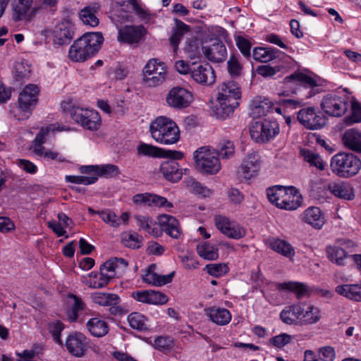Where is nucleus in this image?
Returning <instances> with one entry per match:
<instances>
[{
	"label": "nucleus",
	"mask_w": 361,
	"mask_h": 361,
	"mask_svg": "<svg viewBox=\"0 0 361 361\" xmlns=\"http://www.w3.org/2000/svg\"><path fill=\"white\" fill-rule=\"evenodd\" d=\"M241 92L239 85L234 81L221 83L217 87L216 104L214 114L217 118L226 119L232 115L239 106Z\"/></svg>",
	"instance_id": "nucleus-1"
},
{
	"label": "nucleus",
	"mask_w": 361,
	"mask_h": 361,
	"mask_svg": "<svg viewBox=\"0 0 361 361\" xmlns=\"http://www.w3.org/2000/svg\"><path fill=\"white\" fill-rule=\"evenodd\" d=\"M103 41L101 32H86L70 47L68 58L74 62H83L99 51Z\"/></svg>",
	"instance_id": "nucleus-2"
},
{
	"label": "nucleus",
	"mask_w": 361,
	"mask_h": 361,
	"mask_svg": "<svg viewBox=\"0 0 361 361\" xmlns=\"http://www.w3.org/2000/svg\"><path fill=\"white\" fill-rule=\"evenodd\" d=\"M152 137L161 145H173L180 139V130L177 124L166 116H159L149 126Z\"/></svg>",
	"instance_id": "nucleus-3"
},
{
	"label": "nucleus",
	"mask_w": 361,
	"mask_h": 361,
	"mask_svg": "<svg viewBox=\"0 0 361 361\" xmlns=\"http://www.w3.org/2000/svg\"><path fill=\"white\" fill-rule=\"evenodd\" d=\"M330 166L334 173L339 177L350 178L361 169V160L352 153L340 152L331 159Z\"/></svg>",
	"instance_id": "nucleus-4"
},
{
	"label": "nucleus",
	"mask_w": 361,
	"mask_h": 361,
	"mask_svg": "<svg viewBox=\"0 0 361 361\" xmlns=\"http://www.w3.org/2000/svg\"><path fill=\"white\" fill-rule=\"evenodd\" d=\"M39 87L33 84L26 85L18 96V106L11 113L18 121L27 119L38 101Z\"/></svg>",
	"instance_id": "nucleus-5"
},
{
	"label": "nucleus",
	"mask_w": 361,
	"mask_h": 361,
	"mask_svg": "<svg viewBox=\"0 0 361 361\" xmlns=\"http://www.w3.org/2000/svg\"><path fill=\"white\" fill-rule=\"evenodd\" d=\"M193 158L195 169L202 173L216 174L221 168L216 152L207 146L199 147L195 151Z\"/></svg>",
	"instance_id": "nucleus-6"
},
{
	"label": "nucleus",
	"mask_w": 361,
	"mask_h": 361,
	"mask_svg": "<svg viewBox=\"0 0 361 361\" xmlns=\"http://www.w3.org/2000/svg\"><path fill=\"white\" fill-rule=\"evenodd\" d=\"M64 128L59 126L56 128L54 125H49L40 129L33 140L32 150L35 155L43 157L47 161L56 160L58 162L63 163L67 161L66 159L60 153L46 149L43 145L46 142V137L50 131H62Z\"/></svg>",
	"instance_id": "nucleus-7"
},
{
	"label": "nucleus",
	"mask_w": 361,
	"mask_h": 361,
	"mask_svg": "<svg viewBox=\"0 0 361 361\" xmlns=\"http://www.w3.org/2000/svg\"><path fill=\"white\" fill-rule=\"evenodd\" d=\"M283 82L287 87L295 86L292 92L301 94L305 99H309L319 92L315 90L318 87L317 80L302 73H294L287 76Z\"/></svg>",
	"instance_id": "nucleus-8"
},
{
	"label": "nucleus",
	"mask_w": 361,
	"mask_h": 361,
	"mask_svg": "<svg viewBox=\"0 0 361 361\" xmlns=\"http://www.w3.org/2000/svg\"><path fill=\"white\" fill-rule=\"evenodd\" d=\"M167 75L165 64L157 59H149L142 71V80L148 87H157L164 83Z\"/></svg>",
	"instance_id": "nucleus-9"
},
{
	"label": "nucleus",
	"mask_w": 361,
	"mask_h": 361,
	"mask_svg": "<svg viewBox=\"0 0 361 361\" xmlns=\"http://www.w3.org/2000/svg\"><path fill=\"white\" fill-rule=\"evenodd\" d=\"M69 114L76 123L85 129L94 131L100 127L101 117L95 110L72 106L69 109Z\"/></svg>",
	"instance_id": "nucleus-10"
},
{
	"label": "nucleus",
	"mask_w": 361,
	"mask_h": 361,
	"mask_svg": "<svg viewBox=\"0 0 361 361\" xmlns=\"http://www.w3.org/2000/svg\"><path fill=\"white\" fill-rule=\"evenodd\" d=\"M279 133L276 121L264 120L256 121L251 126L250 133L252 139L258 143H264L273 139Z\"/></svg>",
	"instance_id": "nucleus-11"
},
{
	"label": "nucleus",
	"mask_w": 361,
	"mask_h": 361,
	"mask_svg": "<svg viewBox=\"0 0 361 361\" xmlns=\"http://www.w3.org/2000/svg\"><path fill=\"white\" fill-rule=\"evenodd\" d=\"M321 107L326 114L340 117L348 110V98L345 95L340 96L336 93L328 94L323 97Z\"/></svg>",
	"instance_id": "nucleus-12"
},
{
	"label": "nucleus",
	"mask_w": 361,
	"mask_h": 361,
	"mask_svg": "<svg viewBox=\"0 0 361 361\" xmlns=\"http://www.w3.org/2000/svg\"><path fill=\"white\" fill-rule=\"evenodd\" d=\"M37 11L38 6L33 0H13L12 18L16 22H30Z\"/></svg>",
	"instance_id": "nucleus-13"
},
{
	"label": "nucleus",
	"mask_w": 361,
	"mask_h": 361,
	"mask_svg": "<svg viewBox=\"0 0 361 361\" xmlns=\"http://www.w3.org/2000/svg\"><path fill=\"white\" fill-rule=\"evenodd\" d=\"M297 118L309 130L321 129L326 123V118L322 113L317 112L314 107L301 109L298 112Z\"/></svg>",
	"instance_id": "nucleus-14"
},
{
	"label": "nucleus",
	"mask_w": 361,
	"mask_h": 361,
	"mask_svg": "<svg viewBox=\"0 0 361 361\" xmlns=\"http://www.w3.org/2000/svg\"><path fill=\"white\" fill-rule=\"evenodd\" d=\"M192 99L191 92L179 86L171 88L166 97V104L170 107L178 110L189 106Z\"/></svg>",
	"instance_id": "nucleus-15"
},
{
	"label": "nucleus",
	"mask_w": 361,
	"mask_h": 361,
	"mask_svg": "<svg viewBox=\"0 0 361 361\" xmlns=\"http://www.w3.org/2000/svg\"><path fill=\"white\" fill-rule=\"evenodd\" d=\"M216 227L228 238L238 240L246 234V230L235 221H231L225 216L217 215L214 219Z\"/></svg>",
	"instance_id": "nucleus-16"
},
{
	"label": "nucleus",
	"mask_w": 361,
	"mask_h": 361,
	"mask_svg": "<svg viewBox=\"0 0 361 361\" xmlns=\"http://www.w3.org/2000/svg\"><path fill=\"white\" fill-rule=\"evenodd\" d=\"M190 77L197 83L207 86L213 85L216 79L214 71L209 63H192Z\"/></svg>",
	"instance_id": "nucleus-17"
},
{
	"label": "nucleus",
	"mask_w": 361,
	"mask_h": 361,
	"mask_svg": "<svg viewBox=\"0 0 361 361\" xmlns=\"http://www.w3.org/2000/svg\"><path fill=\"white\" fill-rule=\"evenodd\" d=\"M65 345L70 354L81 357L87 350L88 338L81 333H73L66 338Z\"/></svg>",
	"instance_id": "nucleus-18"
},
{
	"label": "nucleus",
	"mask_w": 361,
	"mask_h": 361,
	"mask_svg": "<svg viewBox=\"0 0 361 361\" xmlns=\"http://www.w3.org/2000/svg\"><path fill=\"white\" fill-rule=\"evenodd\" d=\"M145 34L142 25H126L118 29L117 39L121 43L133 44L140 42Z\"/></svg>",
	"instance_id": "nucleus-19"
},
{
	"label": "nucleus",
	"mask_w": 361,
	"mask_h": 361,
	"mask_svg": "<svg viewBox=\"0 0 361 361\" xmlns=\"http://www.w3.org/2000/svg\"><path fill=\"white\" fill-rule=\"evenodd\" d=\"M74 25L69 20L64 19L54 28L52 35L55 44L59 45L68 44L74 37Z\"/></svg>",
	"instance_id": "nucleus-20"
},
{
	"label": "nucleus",
	"mask_w": 361,
	"mask_h": 361,
	"mask_svg": "<svg viewBox=\"0 0 361 361\" xmlns=\"http://www.w3.org/2000/svg\"><path fill=\"white\" fill-rule=\"evenodd\" d=\"M204 56L210 61L219 63L225 61L227 57V49L224 42L216 39L208 46L202 48Z\"/></svg>",
	"instance_id": "nucleus-21"
},
{
	"label": "nucleus",
	"mask_w": 361,
	"mask_h": 361,
	"mask_svg": "<svg viewBox=\"0 0 361 361\" xmlns=\"http://www.w3.org/2000/svg\"><path fill=\"white\" fill-rule=\"evenodd\" d=\"M303 313V303L296 302L286 306L280 313L281 321L288 325H300Z\"/></svg>",
	"instance_id": "nucleus-22"
},
{
	"label": "nucleus",
	"mask_w": 361,
	"mask_h": 361,
	"mask_svg": "<svg viewBox=\"0 0 361 361\" xmlns=\"http://www.w3.org/2000/svg\"><path fill=\"white\" fill-rule=\"evenodd\" d=\"M260 165V158L257 154H248L241 164L240 173L245 179L249 180L257 175Z\"/></svg>",
	"instance_id": "nucleus-23"
},
{
	"label": "nucleus",
	"mask_w": 361,
	"mask_h": 361,
	"mask_svg": "<svg viewBox=\"0 0 361 361\" xmlns=\"http://www.w3.org/2000/svg\"><path fill=\"white\" fill-rule=\"evenodd\" d=\"M116 266L115 265L114 267V263L108 260L100 267L99 283L94 281H90L89 282V287L92 288H104L116 276Z\"/></svg>",
	"instance_id": "nucleus-24"
},
{
	"label": "nucleus",
	"mask_w": 361,
	"mask_h": 361,
	"mask_svg": "<svg viewBox=\"0 0 361 361\" xmlns=\"http://www.w3.org/2000/svg\"><path fill=\"white\" fill-rule=\"evenodd\" d=\"M266 243L272 250L285 257L292 259L295 255L294 247L285 240L269 237L267 239Z\"/></svg>",
	"instance_id": "nucleus-25"
},
{
	"label": "nucleus",
	"mask_w": 361,
	"mask_h": 361,
	"mask_svg": "<svg viewBox=\"0 0 361 361\" xmlns=\"http://www.w3.org/2000/svg\"><path fill=\"white\" fill-rule=\"evenodd\" d=\"M133 202L136 204H145L148 206H158L166 208H171L172 203L166 198L151 193H141L133 196Z\"/></svg>",
	"instance_id": "nucleus-26"
},
{
	"label": "nucleus",
	"mask_w": 361,
	"mask_h": 361,
	"mask_svg": "<svg viewBox=\"0 0 361 361\" xmlns=\"http://www.w3.org/2000/svg\"><path fill=\"white\" fill-rule=\"evenodd\" d=\"M159 170L165 179L173 183L179 181L183 176L182 169L178 162L174 160L164 161Z\"/></svg>",
	"instance_id": "nucleus-27"
},
{
	"label": "nucleus",
	"mask_w": 361,
	"mask_h": 361,
	"mask_svg": "<svg viewBox=\"0 0 361 361\" xmlns=\"http://www.w3.org/2000/svg\"><path fill=\"white\" fill-rule=\"evenodd\" d=\"M159 225L161 231L173 238L178 239L181 233L178 220L173 216L163 214L159 216Z\"/></svg>",
	"instance_id": "nucleus-28"
},
{
	"label": "nucleus",
	"mask_w": 361,
	"mask_h": 361,
	"mask_svg": "<svg viewBox=\"0 0 361 361\" xmlns=\"http://www.w3.org/2000/svg\"><path fill=\"white\" fill-rule=\"evenodd\" d=\"M276 288L279 291L286 290L292 292L295 294L296 298L299 300L306 295H309L311 293V290L307 284L298 281H290L277 283H276Z\"/></svg>",
	"instance_id": "nucleus-29"
},
{
	"label": "nucleus",
	"mask_w": 361,
	"mask_h": 361,
	"mask_svg": "<svg viewBox=\"0 0 361 361\" xmlns=\"http://www.w3.org/2000/svg\"><path fill=\"white\" fill-rule=\"evenodd\" d=\"M327 189L334 196L341 199L352 200L355 197L353 188L348 183L331 182L328 184Z\"/></svg>",
	"instance_id": "nucleus-30"
},
{
	"label": "nucleus",
	"mask_w": 361,
	"mask_h": 361,
	"mask_svg": "<svg viewBox=\"0 0 361 361\" xmlns=\"http://www.w3.org/2000/svg\"><path fill=\"white\" fill-rule=\"evenodd\" d=\"M302 220L315 229H321L325 224V217L317 207H310L302 214Z\"/></svg>",
	"instance_id": "nucleus-31"
},
{
	"label": "nucleus",
	"mask_w": 361,
	"mask_h": 361,
	"mask_svg": "<svg viewBox=\"0 0 361 361\" xmlns=\"http://www.w3.org/2000/svg\"><path fill=\"white\" fill-rule=\"evenodd\" d=\"M272 100L265 97L258 96L252 101L251 114L254 117H262L272 112Z\"/></svg>",
	"instance_id": "nucleus-32"
},
{
	"label": "nucleus",
	"mask_w": 361,
	"mask_h": 361,
	"mask_svg": "<svg viewBox=\"0 0 361 361\" xmlns=\"http://www.w3.org/2000/svg\"><path fill=\"white\" fill-rule=\"evenodd\" d=\"M284 54L274 47H255L252 51V56L254 60L262 63H268L275 59L279 58Z\"/></svg>",
	"instance_id": "nucleus-33"
},
{
	"label": "nucleus",
	"mask_w": 361,
	"mask_h": 361,
	"mask_svg": "<svg viewBox=\"0 0 361 361\" xmlns=\"http://www.w3.org/2000/svg\"><path fill=\"white\" fill-rule=\"evenodd\" d=\"M328 259L338 266H344L348 259H352V255L338 245H329L326 247Z\"/></svg>",
	"instance_id": "nucleus-34"
},
{
	"label": "nucleus",
	"mask_w": 361,
	"mask_h": 361,
	"mask_svg": "<svg viewBox=\"0 0 361 361\" xmlns=\"http://www.w3.org/2000/svg\"><path fill=\"white\" fill-rule=\"evenodd\" d=\"M207 315L215 324L224 326L231 320V314L226 308L212 307L206 310Z\"/></svg>",
	"instance_id": "nucleus-35"
},
{
	"label": "nucleus",
	"mask_w": 361,
	"mask_h": 361,
	"mask_svg": "<svg viewBox=\"0 0 361 361\" xmlns=\"http://www.w3.org/2000/svg\"><path fill=\"white\" fill-rule=\"evenodd\" d=\"M91 299L101 306H112L114 308L121 302L120 297L115 293L96 292L91 294Z\"/></svg>",
	"instance_id": "nucleus-36"
},
{
	"label": "nucleus",
	"mask_w": 361,
	"mask_h": 361,
	"mask_svg": "<svg viewBox=\"0 0 361 361\" xmlns=\"http://www.w3.org/2000/svg\"><path fill=\"white\" fill-rule=\"evenodd\" d=\"M153 265L149 267V269L142 276V279L145 283L157 286H161L170 283L174 276V272L167 275H159L154 271H152Z\"/></svg>",
	"instance_id": "nucleus-37"
},
{
	"label": "nucleus",
	"mask_w": 361,
	"mask_h": 361,
	"mask_svg": "<svg viewBox=\"0 0 361 361\" xmlns=\"http://www.w3.org/2000/svg\"><path fill=\"white\" fill-rule=\"evenodd\" d=\"M336 292L347 298L360 302L361 301V285L344 284L336 288Z\"/></svg>",
	"instance_id": "nucleus-38"
},
{
	"label": "nucleus",
	"mask_w": 361,
	"mask_h": 361,
	"mask_svg": "<svg viewBox=\"0 0 361 361\" xmlns=\"http://www.w3.org/2000/svg\"><path fill=\"white\" fill-rule=\"evenodd\" d=\"M86 326L89 332L95 337H103L109 331L107 323L98 317L89 319Z\"/></svg>",
	"instance_id": "nucleus-39"
},
{
	"label": "nucleus",
	"mask_w": 361,
	"mask_h": 361,
	"mask_svg": "<svg viewBox=\"0 0 361 361\" xmlns=\"http://www.w3.org/2000/svg\"><path fill=\"white\" fill-rule=\"evenodd\" d=\"M343 141L348 148L361 152V133L359 131L355 129L346 130L343 135Z\"/></svg>",
	"instance_id": "nucleus-40"
},
{
	"label": "nucleus",
	"mask_w": 361,
	"mask_h": 361,
	"mask_svg": "<svg viewBox=\"0 0 361 361\" xmlns=\"http://www.w3.org/2000/svg\"><path fill=\"white\" fill-rule=\"evenodd\" d=\"M298 194V190L293 186H290L280 208L286 210L297 209L301 205L300 197Z\"/></svg>",
	"instance_id": "nucleus-41"
},
{
	"label": "nucleus",
	"mask_w": 361,
	"mask_h": 361,
	"mask_svg": "<svg viewBox=\"0 0 361 361\" xmlns=\"http://www.w3.org/2000/svg\"><path fill=\"white\" fill-rule=\"evenodd\" d=\"M288 189L289 187L281 185H275L269 188L267 190V195L269 201L280 208L286 192H288Z\"/></svg>",
	"instance_id": "nucleus-42"
},
{
	"label": "nucleus",
	"mask_w": 361,
	"mask_h": 361,
	"mask_svg": "<svg viewBox=\"0 0 361 361\" xmlns=\"http://www.w3.org/2000/svg\"><path fill=\"white\" fill-rule=\"evenodd\" d=\"M185 186L189 191L201 197H209L212 191L192 177H189L184 180Z\"/></svg>",
	"instance_id": "nucleus-43"
},
{
	"label": "nucleus",
	"mask_w": 361,
	"mask_h": 361,
	"mask_svg": "<svg viewBox=\"0 0 361 361\" xmlns=\"http://www.w3.org/2000/svg\"><path fill=\"white\" fill-rule=\"evenodd\" d=\"M97 11L98 7L95 5L85 6L80 12V18L85 25L96 27L99 24V19L96 16Z\"/></svg>",
	"instance_id": "nucleus-44"
},
{
	"label": "nucleus",
	"mask_w": 361,
	"mask_h": 361,
	"mask_svg": "<svg viewBox=\"0 0 361 361\" xmlns=\"http://www.w3.org/2000/svg\"><path fill=\"white\" fill-rule=\"evenodd\" d=\"M321 319L320 310L318 307L309 305L306 309L303 307L302 313V325H309L317 323Z\"/></svg>",
	"instance_id": "nucleus-45"
},
{
	"label": "nucleus",
	"mask_w": 361,
	"mask_h": 361,
	"mask_svg": "<svg viewBox=\"0 0 361 361\" xmlns=\"http://www.w3.org/2000/svg\"><path fill=\"white\" fill-rule=\"evenodd\" d=\"M128 322L131 328L140 331L149 329L148 319L141 313L132 312L128 316Z\"/></svg>",
	"instance_id": "nucleus-46"
},
{
	"label": "nucleus",
	"mask_w": 361,
	"mask_h": 361,
	"mask_svg": "<svg viewBox=\"0 0 361 361\" xmlns=\"http://www.w3.org/2000/svg\"><path fill=\"white\" fill-rule=\"evenodd\" d=\"M197 254L206 260H216L219 257V249L209 243H204L197 246Z\"/></svg>",
	"instance_id": "nucleus-47"
},
{
	"label": "nucleus",
	"mask_w": 361,
	"mask_h": 361,
	"mask_svg": "<svg viewBox=\"0 0 361 361\" xmlns=\"http://www.w3.org/2000/svg\"><path fill=\"white\" fill-rule=\"evenodd\" d=\"M176 27L173 30V34L170 37L171 44L173 48L174 52H176L180 41L184 33L190 30V27L184 23L176 20Z\"/></svg>",
	"instance_id": "nucleus-48"
},
{
	"label": "nucleus",
	"mask_w": 361,
	"mask_h": 361,
	"mask_svg": "<svg viewBox=\"0 0 361 361\" xmlns=\"http://www.w3.org/2000/svg\"><path fill=\"white\" fill-rule=\"evenodd\" d=\"M121 241L126 247L138 249L142 245V237L135 232H126L123 233Z\"/></svg>",
	"instance_id": "nucleus-49"
},
{
	"label": "nucleus",
	"mask_w": 361,
	"mask_h": 361,
	"mask_svg": "<svg viewBox=\"0 0 361 361\" xmlns=\"http://www.w3.org/2000/svg\"><path fill=\"white\" fill-rule=\"evenodd\" d=\"M137 154L139 155L152 157H164V150L158 147L152 145L140 142L137 147Z\"/></svg>",
	"instance_id": "nucleus-50"
},
{
	"label": "nucleus",
	"mask_w": 361,
	"mask_h": 361,
	"mask_svg": "<svg viewBox=\"0 0 361 361\" xmlns=\"http://www.w3.org/2000/svg\"><path fill=\"white\" fill-rule=\"evenodd\" d=\"M68 298L71 301V313L69 314V319L72 322L76 321L78 317V312L82 310L85 303L81 298L73 294H69Z\"/></svg>",
	"instance_id": "nucleus-51"
},
{
	"label": "nucleus",
	"mask_w": 361,
	"mask_h": 361,
	"mask_svg": "<svg viewBox=\"0 0 361 361\" xmlns=\"http://www.w3.org/2000/svg\"><path fill=\"white\" fill-rule=\"evenodd\" d=\"M215 151L217 153L218 157L229 159L234 154L235 147L231 141L224 140L219 144Z\"/></svg>",
	"instance_id": "nucleus-52"
},
{
	"label": "nucleus",
	"mask_w": 361,
	"mask_h": 361,
	"mask_svg": "<svg viewBox=\"0 0 361 361\" xmlns=\"http://www.w3.org/2000/svg\"><path fill=\"white\" fill-rule=\"evenodd\" d=\"M301 154L305 160L311 165L314 166L320 170H324L325 169V163L317 154H315L309 149H302Z\"/></svg>",
	"instance_id": "nucleus-53"
},
{
	"label": "nucleus",
	"mask_w": 361,
	"mask_h": 361,
	"mask_svg": "<svg viewBox=\"0 0 361 361\" xmlns=\"http://www.w3.org/2000/svg\"><path fill=\"white\" fill-rule=\"evenodd\" d=\"M234 41L242 55L249 59L251 56L252 47V44L249 39L242 35H236L234 37Z\"/></svg>",
	"instance_id": "nucleus-54"
},
{
	"label": "nucleus",
	"mask_w": 361,
	"mask_h": 361,
	"mask_svg": "<svg viewBox=\"0 0 361 361\" xmlns=\"http://www.w3.org/2000/svg\"><path fill=\"white\" fill-rule=\"evenodd\" d=\"M208 274L215 278H219L228 271V267L226 264H209L204 267Z\"/></svg>",
	"instance_id": "nucleus-55"
},
{
	"label": "nucleus",
	"mask_w": 361,
	"mask_h": 361,
	"mask_svg": "<svg viewBox=\"0 0 361 361\" xmlns=\"http://www.w3.org/2000/svg\"><path fill=\"white\" fill-rule=\"evenodd\" d=\"M351 115L345 118V123L348 126L361 122V104L353 100L351 103Z\"/></svg>",
	"instance_id": "nucleus-56"
},
{
	"label": "nucleus",
	"mask_w": 361,
	"mask_h": 361,
	"mask_svg": "<svg viewBox=\"0 0 361 361\" xmlns=\"http://www.w3.org/2000/svg\"><path fill=\"white\" fill-rule=\"evenodd\" d=\"M173 345V339L170 336H159L154 341L155 348L162 352L171 350Z\"/></svg>",
	"instance_id": "nucleus-57"
},
{
	"label": "nucleus",
	"mask_w": 361,
	"mask_h": 361,
	"mask_svg": "<svg viewBox=\"0 0 361 361\" xmlns=\"http://www.w3.org/2000/svg\"><path fill=\"white\" fill-rule=\"evenodd\" d=\"M111 20L116 27H118L119 25L122 23L131 22L133 17L128 11L122 8H119L115 11L114 13L111 16Z\"/></svg>",
	"instance_id": "nucleus-58"
},
{
	"label": "nucleus",
	"mask_w": 361,
	"mask_h": 361,
	"mask_svg": "<svg viewBox=\"0 0 361 361\" xmlns=\"http://www.w3.org/2000/svg\"><path fill=\"white\" fill-rule=\"evenodd\" d=\"M63 329V324L59 320L49 324V332L52 335L54 340L59 345H62L63 343L61 338V334Z\"/></svg>",
	"instance_id": "nucleus-59"
},
{
	"label": "nucleus",
	"mask_w": 361,
	"mask_h": 361,
	"mask_svg": "<svg viewBox=\"0 0 361 361\" xmlns=\"http://www.w3.org/2000/svg\"><path fill=\"white\" fill-rule=\"evenodd\" d=\"M97 214L106 223L113 227H118L120 224L119 219L116 214L109 209L97 212Z\"/></svg>",
	"instance_id": "nucleus-60"
},
{
	"label": "nucleus",
	"mask_w": 361,
	"mask_h": 361,
	"mask_svg": "<svg viewBox=\"0 0 361 361\" xmlns=\"http://www.w3.org/2000/svg\"><path fill=\"white\" fill-rule=\"evenodd\" d=\"M185 52L190 59H195L200 56V42L196 39L190 40L185 47Z\"/></svg>",
	"instance_id": "nucleus-61"
},
{
	"label": "nucleus",
	"mask_w": 361,
	"mask_h": 361,
	"mask_svg": "<svg viewBox=\"0 0 361 361\" xmlns=\"http://www.w3.org/2000/svg\"><path fill=\"white\" fill-rule=\"evenodd\" d=\"M228 71L230 75L232 76H239L241 75L243 66L240 63L238 59L236 56H231L229 60L227 62Z\"/></svg>",
	"instance_id": "nucleus-62"
},
{
	"label": "nucleus",
	"mask_w": 361,
	"mask_h": 361,
	"mask_svg": "<svg viewBox=\"0 0 361 361\" xmlns=\"http://www.w3.org/2000/svg\"><path fill=\"white\" fill-rule=\"evenodd\" d=\"M66 180L70 183L87 185L94 183L97 178L95 176H66Z\"/></svg>",
	"instance_id": "nucleus-63"
},
{
	"label": "nucleus",
	"mask_w": 361,
	"mask_h": 361,
	"mask_svg": "<svg viewBox=\"0 0 361 361\" xmlns=\"http://www.w3.org/2000/svg\"><path fill=\"white\" fill-rule=\"evenodd\" d=\"M293 338V336L288 334L282 333L271 338L270 343L276 348H282L286 345L290 343L292 341Z\"/></svg>",
	"instance_id": "nucleus-64"
}]
</instances>
